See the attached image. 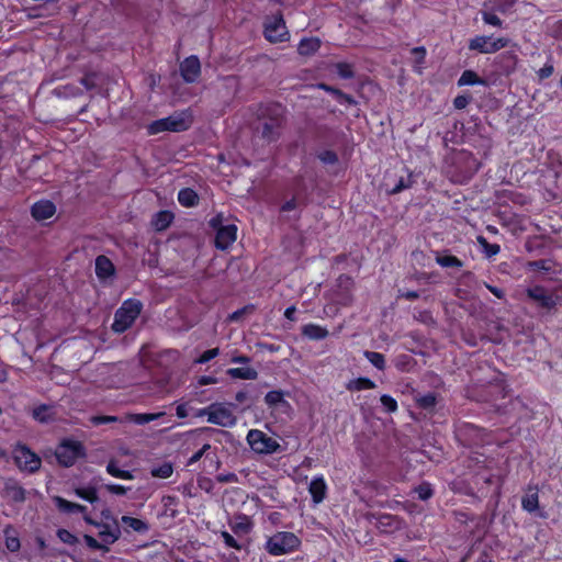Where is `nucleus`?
Returning <instances> with one entry per match:
<instances>
[{
    "label": "nucleus",
    "instance_id": "obj_1",
    "mask_svg": "<svg viewBox=\"0 0 562 562\" xmlns=\"http://www.w3.org/2000/svg\"><path fill=\"white\" fill-rule=\"evenodd\" d=\"M284 125V109L281 104L272 103L260 108L257 132L267 143L277 142Z\"/></svg>",
    "mask_w": 562,
    "mask_h": 562
},
{
    "label": "nucleus",
    "instance_id": "obj_2",
    "mask_svg": "<svg viewBox=\"0 0 562 562\" xmlns=\"http://www.w3.org/2000/svg\"><path fill=\"white\" fill-rule=\"evenodd\" d=\"M193 117L190 110H182L171 115L156 120L147 126L149 135H156L162 132L179 133L187 131L192 125Z\"/></svg>",
    "mask_w": 562,
    "mask_h": 562
},
{
    "label": "nucleus",
    "instance_id": "obj_3",
    "mask_svg": "<svg viewBox=\"0 0 562 562\" xmlns=\"http://www.w3.org/2000/svg\"><path fill=\"white\" fill-rule=\"evenodd\" d=\"M143 308L140 301L136 299L125 300L114 314L111 328L116 334H123L132 327Z\"/></svg>",
    "mask_w": 562,
    "mask_h": 562
},
{
    "label": "nucleus",
    "instance_id": "obj_4",
    "mask_svg": "<svg viewBox=\"0 0 562 562\" xmlns=\"http://www.w3.org/2000/svg\"><path fill=\"white\" fill-rule=\"evenodd\" d=\"M300 544V539L293 532L279 531L267 540L265 548L268 553L278 557L293 552Z\"/></svg>",
    "mask_w": 562,
    "mask_h": 562
},
{
    "label": "nucleus",
    "instance_id": "obj_5",
    "mask_svg": "<svg viewBox=\"0 0 562 562\" xmlns=\"http://www.w3.org/2000/svg\"><path fill=\"white\" fill-rule=\"evenodd\" d=\"M55 456L58 463L65 468L72 467L78 459L86 457V448L82 442L74 439H64L57 446Z\"/></svg>",
    "mask_w": 562,
    "mask_h": 562
},
{
    "label": "nucleus",
    "instance_id": "obj_6",
    "mask_svg": "<svg viewBox=\"0 0 562 562\" xmlns=\"http://www.w3.org/2000/svg\"><path fill=\"white\" fill-rule=\"evenodd\" d=\"M250 448L261 454H272L280 449L279 442L261 430L251 429L247 434Z\"/></svg>",
    "mask_w": 562,
    "mask_h": 562
},
{
    "label": "nucleus",
    "instance_id": "obj_7",
    "mask_svg": "<svg viewBox=\"0 0 562 562\" xmlns=\"http://www.w3.org/2000/svg\"><path fill=\"white\" fill-rule=\"evenodd\" d=\"M13 460L21 471L27 473L38 471L42 464L41 458L25 445H18L13 449Z\"/></svg>",
    "mask_w": 562,
    "mask_h": 562
},
{
    "label": "nucleus",
    "instance_id": "obj_8",
    "mask_svg": "<svg viewBox=\"0 0 562 562\" xmlns=\"http://www.w3.org/2000/svg\"><path fill=\"white\" fill-rule=\"evenodd\" d=\"M509 43L507 37L493 38L492 36L479 35L470 40L469 49L481 54H494L506 47Z\"/></svg>",
    "mask_w": 562,
    "mask_h": 562
},
{
    "label": "nucleus",
    "instance_id": "obj_9",
    "mask_svg": "<svg viewBox=\"0 0 562 562\" xmlns=\"http://www.w3.org/2000/svg\"><path fill=\"white\" fill-rule=\"evenodd\" d=\"M211 414L209 423L221 427L231 428L237 423L231 405L224 403H213L210 405Z\"/></svg>",
    "mask_w": 562,
    "mask_h": 562
},
{
    "label": "nucleus",
    "instance_id": "obj_10",
    "mask_svg": "<svg viewBox=\"0 0 562 562\" xmlns=\"http://www.w3.org/2000/svg\"><path fill=\"white\" fill-rule=\"evenodd\" d=\"M265 36L271 43L288 41L289 32L282 15H272L265 23Z\"/></svg>",
    "mask_w": 562,
    "mask_h": 562
},
{
    "label": "nucleus",
    "instance_id": "obj_11",
    "mask_svg": "<svg viewBox=\"0 0 562 562\" xmlns=\"http://www.w3.org/2000/svg\"><path fill=\"white\" fill-rule=\"evenodd\" d=\"M527 295L540 307L551 310L557 305V296L543 286L536 285L527 289Z\"/></svg>",
    "mask_w": 562,
    "mask_h": 562
},
{
    "label": "nucleus",
    "instance_id": "obj_12",
    "mask_svg": "<svg viewBox=\"0 0 562 562\" xmlns=\"http://www.w3.org/2000/svg\"><path fill=\"white\" fill-rule=\"evenodd\" d=\"M371 522L383 533H392L402 527V520L392 514L372 515Z\"/></svg>",
    "mask_w": 562,
    "mask_h": 562
},
{
    "label": "nucleus",
    "instance_id": "obj_13",
    "mask_svg": "<svg viewBox=\"0 0 562 562\" xmlns=\"http://www.w3.org/2000/svg\"><path fill=\"white\" fill-rule=\"evenodd\" d=\"M180 74L187 83L195 82L201 75V64L199 58L194 55L187 57L180 64Z\"/></svg>",
    "mask_w": 562,
    "mask_h": 562
},
{
    "label": "nucleus",
    "instance_id": "obj_14",
    "mask_svg": "<svg viewBox=\"0 0 562 562\" xmlns=\"http://www.w3.org/2000/svg\"><path fill=\"white\" fill-rule=\"evenodd\" d=\"M237 236V227L234 224L218 227L215 237V246L218 249H227L235 240Z\"/></svg>",
    "mask_w": 562,
    "mask_h": 562
},
{
    "label": "nucleus",
    "instance_id": "obj_15",
    "mask_svg": "<svg viewBox=\"0 0 562 562\" xmlns=\"http://www.w3.org/2000/svg\"><path fill=\"white\" fill-rule=\"evenodd\" d=\"M55 213V204L46 199L35 202L31 207V214L33 218L38 222L53 217Z\"/></svg>",
    "mask_w": 562,
    "mask_h": 562
},
{
    "label": "nucleus",
    "instance_id": "obj_16",
    "mask_svg": "<svg viewBox=\"0 0 562 562\" xmlns=\"http://www.w3.org/2000/svg\"><path fill=\"white\" fill-rule=\"evenodd\" d=\"M95 527L99 528L98 536L101 539V542L109 547L117 541L121 537V529L116 521L113 525L108 524H95Z\"/></svg>",
    "mask_w": 562,
    "mask_h": 562
},
{
    "label": "nucleus",
    "instance_id": "obj_17",
    "mask_svg": "<svg viewBox=\"0 0 562 562\" xmlns=\"http://www.w3.org/2000/svg\"><path fill=\"white\" fill-rule=\"evenodd\" d=\"M308 492L314 504H321L325 499L327 484L323 475H317L312 479L308 485Z\"/></svg>",
    "mask_w": 562,
    "mask_h": 562
},
{
    "label": "nucleus",
    "instance_id": "obj_18",
    "mask_svg": "<svg viewBox=\"0 0 562 562\" xmlns=\"http://www.w3.org/2000/svg\"><path fill=\"white\" fill-rule=\"evenodd\" d=\"M521 507L525 512L532 514L539 509V495L537 486H528L521 498Z\"/></svg>",
    "mask_w": 562,
    "mask_h": 562
},
{
    "label": "nucleus",
    "instance_id": "obj_19",
    "mask_svg": "<svg viewBox=\"0 0 562 562\" xmlns=\"http://www.w3.org/2000/svg\"><path fill=\"white\" fill-rule=\"evenodd\" d=\"M114 272V265L108 257L100 255L95 258V274L99 279L105 280L112 277Z\"/></svg>",
    "mask_w": 562,
    "mask_h": 562
},
{
    "label": "nucleus",
    "instance_id": "obj_20",
    "mask_svg": "<svg viewBox=\"0 0 562 562\" xmlns=\"http://www.w3.org/2000/svg\"><path fill=\"white\" fill-rule=\"evenodd\" d=\"M229 527L235 535H247L252 529V521L247 515L240 514L229 522Z\"/></svg>",
    "mask_w": 562,
    "mask_h": 562
},
{
    "label": "nucleus",
    "instance_id": "obj_21",
    "mask_svg": "<svg viewBox=\"0 0 562 562\" xmlns=\"http://www.w3.org/2000/svg\"><path fill=\"white\" fill-rule=\"evenodd\" d=\"M301 333L310 340H323L328 336V330L318 324L310 323L302 327Z\"/></svg>",
    "mask_w": 562,
    "mask_h": 562
},
{
    "label": "nucleus",
    "instance_id": "obj_22",
    "mask_svg": "<svg viewBox=\"0 0 562 562\" xmlns=\"http://www.w3.org/2000/svg\"><path fill=\"white\" fill-rule=\"evenodd\" d=\"M53 502L56 505L57 509L61 513L72 514L85 513L87 510L86 506L69 502L60 496H54Z\"/></svg>",
    "mask_w": 562,
    "mask_h": 562
},
{
    "label": "nucleus",
    "instance_id": "obj_23",
    "mask_svg": "<svg viewBox=\"0 0 562 562\" xmlns=\"http://www.w3.org/2000/svg\"><path fill=\"white\" fill-rule=\"evenodd\" d=\"M164 415H165L164 412H158V413H135V414L131 413V414H126L124 416V420L125 422L134 423L136 425H145V424H148L150 422L159 419Z\"/></svg>",
    "mask_w": 562,
    "mask_h": 562
},
{
    "label": "nucleus",
    "instance_id": "obj_24",
    "mask_svg": "<svg viewBox=\"0 0 562 562\" xmlns=\"http://www.w3.org/2000/svg\"><path fill=\"white\" fill-rule=\"evenodd\" d=\"M321 47V41L316 37L302 38L297 46L300 55L310 56L316 53Z\"/></svg>",
    "mask_w": 562,
    "mask_h": 562
},
{
    "label": "nucleus",
    "instance_id": "obj_25",
    "mask_svg": "<svg viewBox=\"0 0 562 562\" xmlns=\"http://www.w3.org/2000/svg\"><path fill=\"white\" fill-rule=\"evenodd\" d=\"M226 373L232 379L239 380H256L258 378V372L254 368L243 367V368H231L226 371Z\"/></svg>",
    "mask_w": 562,
    "mask_h": 562
},
{
    "label": "nucleus",
    "instance_id": "obj_26",
    "mask_svg": "<svg viewBox=\"0 0 562 562\" xmlns=\"http://www.w3.org/2000/svg\"><path fill=\"white\" fill-rule=\"evenodd\" d=\"M178 201L184 207H192L199 203V195L193 189L183 188L178 193Z\"/></svg>",
    "mask_w": 562,
    "mask_h": 562
},
{
    "label": "nucleus",
    "instance_id": "obj_27",
    "mask_svg": "<svg viewBox=\"0 0 562 562\" xmlns=\"http://www.w3.org/2000/svg\"><path fill=\"white\" fill-rule=\"evenodd\" d=\"M106 472L113 476V477H116V479H121V480H133L134 479V474L133 472L128 471V470H122L119 468V461L115 460V459H111L108 464H106Z\"/></svg>",
    "mask_w": 562,
    "mask_h": 562
},
{
    "label": "nucleus",
    "instance_id": "obj_28",
    "mask_svg": "<svg viewBox=\"0 0 562 562\" xmlns=\"http://www.w3.org/2000/svg\"><path fill=\"white\" fill-rule=\"evenodd\" d=\"M173 473V464L169 461H164L158 464H154L150 468V474L157 479H168Z\"/></svg>",
    "mask_w": 562,
    "mask_h": 562
},
{
    "label": "nucleus",
    "instance_id": "obj_29",
    "mask_svg": "<svg viewBox=\"0 0 562 562\" xmlns=\"http://www.w3.org/2000/svg\"><path fill=\"white\" fill-rule=\"evenodd\" d=\"M173 214L169 211H159L153 217L151 224L156 231L166 229L172 222Z\"/></svg>",
    "mask_w": 562,
    "mask_h": 562
},
{
    "label": "nucleus",
    "instance_id": "obj_30",
    "mask_svg": "<svg viewBox=\"0 0 562 562\" xmlns=\"http://www.w3.org/2000/svg\"><path fill=\"white\" fill-rule=\"evenodd\" d=\"M459 431H460V436L464 435V436L471 437L472 438L471 443L480 445V443L484 442V438H483L484 430L472 425V424L464 425L462 428H460Z\"/></svg>",
    "mask_w": 562,
    "mask_h": 562
},
{
    "label": "nucleus",
    "instance_id": "obj_31",
    "mask_svg": "<svg viewBox=\"0 0 562 562\" xmlns=\"http://www.w3.org/2000/svg\"><path fill=\"white\" fill-rule=\"evenodd\" d=\"M34 419L40 423L46 424L54 420L53 406L42 404L33 409L32 413Z\"/></svg>",
    "mask_w": 562,
    "mask_h": 562
},
{
    "label": "nucleus",
    "instance_id": "obj_32",
    "mask_svg": "<svg viewBox=\"0 0 562 562\" xmlns=\"http://www.w3.org/2000/svg\"><path fill=\"white\" fill-rule=\"evenodd\" d=\"M121 521L123 522L124 526L138 533H145L149 529V526L146 521L131 516H123L121 518Z\"/></svg>",
    "mask_w": 562,
    "mask_h": 562
},
{
    "label": "nucleus",
    "instance_id": "obj_33",
    "mask_svg": "<svg viewBox=\"0 0 562 562\" xmlns=\"http://www.w3.org/2000/svg\"><path fill=\"white\" fill-rule=\"evenodd\" d=\"M499 58H501L503 70L506 74H512L515 71L517 63H518V56L515 52H513V50L505 52L502 55H499Z\"/></svg>",
    "mask_w": 562,
    "mask_h": 562
},
{
    "label": "nucleus",
    "instance_id": "obj_34",
    "mask_svg": "<svg viewBox=\"0 0 562 562\" xmlns=\"http://www.w3.org/2000/svg\"><path fill=\"white\" fill-rule=\"evenodd\" d=\"M4 536H5V547L10 552H16L19 551L21 543L20 539L18 537L16 531L13 527L8 526L4 529Z\"/></svg>",
    "mask_w": 562,
    "mask_h": 562
},
{
    "label": "nucleus",
    "instance_id": "obj_35",
    "mask_svg": "<svg viewBox=\"0 0 562 562\" xmlns=\"http://www.w3.org/2000/svg\"><path fill=\"white\" fill-rule=\"evenodd\" d=\"M375 386V383L369 378H358L350 380L346 387L348 391L355 392L362 390H371L374 389Z\"/></svg>",
    "mask_w": 562,
    "mask_h": 562
},
{
    "label": "nucleus",
    "instance_id": "obj_36",
    "mask_svg": "<svg viewBox=\"0 0 562 562\" xmlns=\"http://www.w3.org/2000/svg\"><path fill=\"white\" fill-rule=\"evenodd\" d=\"M364 358L378 370L383 371L386 367L385 358L382 353L376 351L366 350L363 352Z\"/></svg>",
    "mask_w": 562,
    "mask_h": 562
},
{
    "label": "nucleus",
    "instance_id": "obj_37",
    "mask_svg": "<svg viewBox=\"0 0 562 562\" xmlns=\"http://www.w3.org/2000/svg\"><path fill=\"white\" fill-rule=\"evenodd\" d=\"M75 494L78 497H80L91 504L98 502V499H99L97 488L93 486L77 487V488H75Z\"/></svg>",
    "mask_w": 562,
    "mask_h": 562
},
{
    "label": "nucleus",
    "instance_id": "obj_38",
    "mask_svg": "<svg viewBox=\"0 0 562 562\" xmlns=\"http://www.w3.org/2000/svg\"><path fill=\"white\" fill-rule=\"evenodd\" d=\"M436 262L443 268H461L462 261L452 255H439L436 257Z\"/></svg>",
    "mask_w": 562,
    "mask_h": 562
},
{
    "label": "nucleus",
    "instance_id": "obj_39",
    "mask_svg": "<svg viewBox=\"0 0 562 562\" xmlns=\"http://www.w3.org/2000/svg\"><path fill=\"white\" fill-rule=\"evenodd\" d=\"M477 244L482 247L483 252L486 257L491 258L496 256L501 251V247L497 244H490L483 236L476 237Z\"/></svg>",
    "mask_w": 562,
    "mask_h": 562
},
{
    "label": "nucleus",
    "instance_id": "obj_40",
    "mask_svg": "<svg viewBox=\"0 0 562 562\" xmlns=\"http://www.w3.org/2000/svg\"><path fill=\"white\" fill-rule=\"evenodd\" d=\"M416 403L420 408L430 411L436 406L437 397L435 393L429 392L424 395H418L416 397Z\"/></svg>",
    "mask_w": 562,
    "mask_h": 562
},
{
    "label": "nucleus",
    "instance_id": "obj_41",
    "mask_svg": "<svg viewBox=\"0 0 562 562\" xmlns=\"http://www.w3.org/2000/svg\"><path fill=\"white\" fill-rule=\"evenodd\" d=\"M482 83H484V80L480 79L479 76L472 70L463 71L458 80L459 86H473Z\"/></svg>",
    "mask_w": 562,
    "mask_h": 562
},
{
    "label": "nucleus",
    "instance_id": "obj_42",
    "mask_svg": "<svg viewBox=\"0 0 562 562\" xmlns=\"http://www.w3.org/2000/svg\"><path fill=\"white\" fill-rule=\"evenodd\" d=\"M265 402L270 407H277L280 404H288L284 401L282 391H270L265 396Z\"/></svg>",
    "mask_w": 562,
    "mask_h": 562
},
{
    "label": "nucleus",
    "instance_id": "obj_43",
    "mask_svg": "<svg viewBox=\"0 0 562 562\" xmlns=\"http://www.w3.org/2000/svg\"><path fill=\"white\" fill-rule=\"evenodd\" d=\"M411 53L414 56L415 70L420 74L422 72L420 66L425 61L426 49L423 46H418V47H414L411 50Z\"/></svg>",
    "mask_w": 562,
    "mask_h": 562
},
{
    "label": "nucleus",
    "instance_id": "obj_44",
    "mask_svg": "<svg viewBox=\"0 0 562 562\" xmlns=\"http://www.w3.org/2000/svg\"><path fill=\"white\" fill-rule=\"evenodd\" d=\"M57 537L61 542L69 544V546H75L79 542L78 537L75 536L72 532H70L67 529H58Z\"/></svg>",
    "mask_w": 562,
    "mask_h": 562
},
{
    "label": "nucleus",
    "instance_id": "obj_45",
    "mask_svg": "<svg viewBox=\"0 0 562 562\" xmlns=\"http://www.w3.org/2000/svg\"><path fill=\"white\" fill-rule=\"evenodd\" d=\"M124 417L120 418L117 416H91L90 423L94 426L110 424V423H124Z\"/></svg>",
    "mask_w": 562,
    "mask_h": 562
},
{
    "label": "nucleus",
    "instance_id": "obj_46",
    "mask_svg": "<svg viewBox=\"0 0 562 562\" xmlns=\"http://www.w3.org/2000/svg\"><path fill=\"white\" fill-rule=\"evenodd\" d=\"M381 404L385 412L387 413H394L397 411V402L394 397L387 394H383L380 398Z\"/></svg>",
    "mask_w": 562,
    "mask_h": 562
},
{
    "label": "nucleus",
    "instance_id": "obj_47",
    "mask_svg": "<svg viewBox=\"0 0 562 562\" xmlns=\"http://www.w3.org/2000/svg\"><path fill=\"white\" fill-rule=\"evenodd\" d=\"M553 71H554V67H553V63H552V56H549L544 66L537 71V75L540 80H544V79L551 77Z\"/></svg>",
    "mask_w": 562,
    "mask_h": 562
},
{
    "label": "nucleus",
    "instance_id": "obj_48",
    "mask_svg": "<svg viewBox=\"0 0 562 562\" xmlns=\"http://www.w3.org/2000/svg\"><path fill=\"white\" fill-rule=\"evenodd\" d=\"M83 539H85L86 544L90 549L102 550L103 552H109V550H110L109 547L103 544L101 541H98L95 538H93L90 535H85Z\"/></svg>",
    "mask_w": 562,
    "mask_h": 562
},
{
    "label": "nucleus",
    "instance_id": "obj_49",
    "mask_svg": "<svg viewBox=\"0 0 562 562\" xmlns=\"http://www.w3.org/2000/svg\"><path fill=\"white\" fill-rule=\"evenodd\" d=\"M336 68H337V74L339 75V77H341L344 79H350L355 76L351 65H349L347 63H339V64H337Z\"/></svg>",
    "mask_w": 562,
    "mask_h": 562
},
{
    "label": "nucleus",
    "instance_id": "obj_50",
    "mask_svg": "<svg viewBox=\"0 0 562 562\" xmlns=\"http://www.w3.org/2000/svg\"><path fill=\"white\" fill-rule=\"evenodd\" d=\"M415 492L417 493L418 498L422 501H427L428 498H430L432 496V488H431L430 484H428V483H423V484L418 485L415 488Z\"/></svg>",
    "mask_w": 562,
    "mask_h": 562
},
{
    "label": "nucleus",
    "instance_id": "obj_51",
    "mask_svg": "<svg viewBox=\"0 0 562 562\" xmlns=\"http://www.w3.org/2000/svg\"><path fill=\"white\" fill-rule=\"evenodd\" d=\"M318 159L326 165H334L338 161V156L333 150H324L318 154Z\"/></svg>",
    "mask_w": 562,
    "mask_h": 562
},
{
    "label": "nucleus",
    "instance_id": "obj_52",
    "mask_svg": "<svg viewBox=\"0 0 562 562\" xmlns=\"http://www.w3.org/2000/svg\"><path fill=\"white\" fill-rule=\"evenodd\" d=\"M482 19L486 24H490L495 27H502L503 25L502 20L496 14L491 12L483 11Z\"/></svg>",
    "mask_w": 562,
    "mask_h": 562
},
{
    "label": "nucleus",
    "instance_id": "obj_53",
    "mask_svg": "<svg viewBox=\"0 0 562 562\" xmlns=\"http://www.w3.org/2000/svg\"><path fill=\"white\" fill-rule=\"evenodd\" d=\"M220 355V349L218 348H213V349H209L206 351H204L196 360L195 362L196 363H200V364H203V363H206L209 361H211L212 359H214L215 357H217Z\"/></svg>",
    "mask_w": 562,
    "mask_h": 562
},
{
    "label": "nucleus",
    "instance_id": "obj_54",
    "mask_svg": "<svg viewBox=\"0 0 562 562\" xmlns=\"http://www.w3.org/2000/svg\"><path fill=\"white\" fill-rule=\"evenodd\" d=\"M221 537L223 538L224 543L228 548H233L236 550H240L241 546L237 542V540L228 532V531H221Z\"/></svg>",
    "mask_w": 562,
    "mask_h": 562
},
{
    "label": "nucleus",
    "instance_id": "obj_55",
    "mask_svg": "<svg viewBox=\"0 0 562 562\" xmlns=\"http://www.w3.org/2000/svg\"><path fill=\"white\" fill-rule=\"evenodd\" d=\"M105 490L114 495H125L131 488L120 484H106Z\"/></svg>",
    "mask_w": 562,
    "mask_h": 562
},
{
    "label": "nucleus",
    "instance_id": "obj_56",
    "mask_svg": "<svg viewBox=\"0 0 562 562\" xmlns=\"http://www.w3.org/2000/svg\"><path fill=\"white\" fill-rule=\"evenodd\" d=\"M211 449V445L210 443H205L203 445V447L198 450L195 453H193L190 459L188 460V465H192L194 463H196L205 453L207 450Z\"/></svg>",
    "mask_w": 562,
    "mask_h": 562
},
{
    "label": "nucleus",
    "instance_id": "obj_57",
    "mask_svg": "<svg viewBox=\"0 0 562 562\" xmlns=\"http://www.w3.org/2000/svg\"><path fill=\"white\" fill-rule=\"evenodd\" d=\"M333 94L340 104H353L355 100L351 95L344 93L340 90H333Z\"/></svg>",
    "mask_w": 562,
    "mask_h": 562
},
{
    "label": "nucleus",
    "instance_id": "obj_58",
    "mask_svg": "<svg viewBox=\"0 0 562 562\" xmlns=\"http://www.w3.org/2000/svg\"><path fill=\"white\" fill-rule=\"evenodd\" d=\"M252 311H254V305L244 306V307L235 311L234 313H232L229 316V319L237 322L243 317L244 314H246L248 312H252Z\"/></svg>",
    "mask_w": 562,
    "mask_h": 562
},
{
    "label": "nucleus",
    "instance_id": "obj_59",
    "mask_svg": "<svg viewBox=\"0 0 562 562\" xmlns=\"http://www.w3.org/2000/svg\"><path fill=\"white\" fill-rule=\"evenodd\" d=\"M470 102V98L467 95H458L453 100V105L458 110L464 109Z\"/></svg>",
    "mask_w": 562,
    "mask_h": 562
},
{
    "label": "nucleus",
    "instance_id": "obj_60",
    "mask_svg": "<svg viewBox=\"0 0 562 562\" xmlns=\"http://www.w3.org/2000/svg\"><path fill=\"white\" fill-rule=\"evenodd\" d=\"M337 282H338V285L340 288H345L347 291L350 290V288L352 286V279L348 276H345V274H341L338 279H337Z\"/></svg>",
    "mask_w": 562,
    "mask_h": 562
},
{
    "label": "nucleus",
    "instance_id": "obj_61",
    "mask_svg": "<svg viewBox=\"0 0 562 562\" xmlns=\"http://www.w3.org/2000/svg\"><path fill=\"white\" fill-rule=\"evenodd\" d=\"M216 479L221 483H236L238 481L235 473L220 474Z\"/></svg>",
    "mask_w": 562,
    "mask_h": 562
},
{
    "label": "nucleus",
    "instance_id": "obj_62",
    "mask_svg": "<svg viewBox=\"0 0 562 562\" xmlns=\"http://www.w3.org/2000/svg\"><path fill=\"white\" fill-rule=\"evenodd\" d=\"M176 415L178 418H186L189 415L188 403H180L176 407Z\"/></svg>",
    "mask_w": 562,
    "mask_h": 562
},
{
    "label": "nucleus",
    "instance_id": "obj_63",
    "mask_svg": "<svg viewBox=\"0 0 562 562\" xmlns=\"http://www.w3.org/2000/svg\"><path fill=\"white\" fill-rule=\"evenodd\" d=\"M408 187L409 182L406 181L404 178H401L398 182L395 184V187L391 190V193L396 194Z\"/></svg>",
    "mask_w": 562,
    "mask_h": 562
},
{
    "label": "nucleus",
    "instance_id": "obj_64",
    "mask_svg": "<svg viewBox=\"0 0 562 562\" xmlns=\"http://www.w3.org/2000/svg\"><path fill=\"white\" fill-rule=\"evenodd\" d=\"M486 289L493 293L496 297L498 299H503L504 297V291L501 289V288H497V286H494V285H491L488 283H484Z\"/></svg>",
    "mask_w": 562,
    "mask_h": 562
}]
</instances>
